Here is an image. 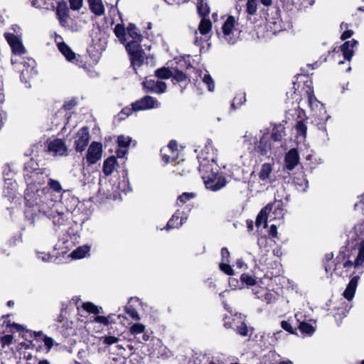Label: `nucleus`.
I'll return each instance as SVG.
<instances>
[{
    "label": "nucleus",
    "mask_w": 364,
    "mask_h": 364,
    "mask_svg": "<svg viewBox=\"0 0 364 364\" xmlns=\"http://www.w3.org/2000/svg\"><path fill=\"white\" fill-rule=\"evenodd\" d=\"M25 200V216L31 225H34L35 220L43 215L52 220L55 231L65 225L67 220L65 214L54 207L53 200L48 198L43 191L26 193Z\"/></svg>",
    "instance_id": "obj_1"
},
{
    "label": "nucleus",
    "mask_w": 364,
    "mask_h": 364,
    "mask_svg": "<svg viewBox=\"0 0 364 364\" xmlns=\"http://www.w3.org/2000/svg\"><path fill=\"white\" fill-rule=\"evenodd\" d=\"M198 170L207 189L218 191L226 186V178L219 175L220 168L215 158L210 161L203 159L200 163Z\"/></svg>",
    "instance_id": "obj_2"
},
{
    "label": "nucleus",
    "mask_w": 364,
    "mask_h": 364,
    "mask_svg": "<svg viewBox=\"0 0 364 364\" xmlns=\"http://www.w3.org/2000/svg\"><path fill=\"white\" fill-rule=\"evenodd\" d=\"M143 87L146 92L162 94L166 92V82L155 80L154 76H149L143 82Z\"/></svg>",
    "instance_id": "obj_3"
},
{
    "label": "nucleus",
    "mask_w": 364,
    "mask_h": 364,
    "mask_svg": "<svg viewBox=\"0 0 364 364\" xmlns=\"http://www.w3.org/2000/svg\"><path fill=\"white\" fill-rule=\"evenodd\" d=\"M89 129L87 127H82L76 134L74 141V147L77 152L82 153L86 149L90 140Z\"/></svg>",
    "instance_id": "obj_4"
},
{
    "label": "nucleus",
    "mask_w": 364,
    "mask_h": 364,
    "mask_svg": "<svg viewBox=\"0 0 364 364\" xmlns=\"http://www.w3.org/2000/svg\"><path fill=\"white\" fill-rule=\"evenodd\" d=\"M21 64H23V68L21 71V81L25 83L27 87H31L30 80L37 75V70L34 67L35 61L31 59L28 62L23 61Z\"/></svg>",
    "instance_id": "obj_5"
},
{
    "label": "nucleus",
    "mask_w": 364,
    "mask_h": 364,
    "mask_svg": "<svg viewBox=\"0 0 364 364\" xmlns=\"http://www.w3.org/2000/svg\"><path fill=\"white\" fill-rule=\"evenodd\" d=\"M102 156V144L100 142L92 141L89 146L86 154V161L89 165H93L101 159Z\"/></svg>",
    "instance_id": "obj_6"
},
{
    "label": "nucleus",
    "mask_w": 364,
    "mask_h": 364,
    "mask_svg": "<svg viewBox=\"0 0 364 364\" xmlns=\"http://www.w3.org/2000/svg\"><path fill=\"white\" fill-rule=\"evenodd\" d=\"M132 105L133 111H139L159 107V102L155 98L146 95L132 103Z\"/></svg>",
    "instance_id": "obj_7"
},
{
    "label": "nucleus",
    "mask_w": 364,
    "mask_h": 364,
    "mask_svg": "<svg viewBox=\"0 0 364 364\" xmlns=\"http://www.w3.org/2000/svg\"><path fill=\"white\" fill-rule=\"evenodd\" d=\"M48 151L53 153L55 156L67 155V146L63 139H55L50 141L48 144Z\"/></svg>",
    "instance_id": "obj_8"
},
{
    "label": "nucleus",
    "mask_w": 364,
    "mask_h": 364,
    "mask_svg": "<svg viewBox=\"0 0 364 364\" xmlns=\"http://www.w3.org/2000/svg\"><path fill=\"white\" fill-rule=\"evenodd\" d=\"M5 38L16 55H21L26 52L25 48L19 38L13 33H5Z\"/></svg>",
    "instance_id": "obj_9"
},
{
    "label": "nucleus",
    "mask_w": 364,
    "mask_h": 364,
    "mask_svg": "<svg viewBox=\"0 0 364 364\" xmlns=\"http://www.w3.org/2000/svg\"><path fill=\"white\" fill-rule=\"evenodd\" d=\"M235 23V18L232 16H229L222 26L223 40L229 45H233L235 43V40L229 39L230 36L232 33Z\"/></svg>",
    "instance_id": "obj_10"
},
{
    "label": "nucleus",
    "mask_w": 364,
    "mask_h": 364,
    "mask_svg": "<svg viewBox=\"0 0 364 364\" xmlns=\"http://www.w3.org/2000/svg\"><path fill=\"white\" fill-rule=\"evenodd\" d=\"M285 167L291 171L299 162V155L296 149H291L285 155Z\"/></svg>",
    "instance_id": "obj_11"
},
{
    "label": "nucleus",
    "mask_w": 364,
    "mask_h": 364,
    "mask_svg": "<svg viewBox=\"0 0 364 364\" xmlns=\"http://www.w3.org/2000/svg\"><path fill=\"white\" fill-rule=\"evenodd\" d=\"M38 166V164L36 161L32 159H30L24 165L25 176L34 178L36 175L45 173L46 170L41 169Z\"/></svg>",
    "instance_id": "obj_12"
},
{
    "label": "nucleus",
    "mask_w": 364,
    "mask_h": 364,
    "mask_svg": "<svg viewBox=\"0 0 364 364\" xmlns=\"http://www.w3.org/2000/svg\"><path fill=\"white\" fill-rule=\"evenodd\" d=\"M358 41L352 39L351 41H346L340 47L341 50L343 53L344 59L346 60H350L353 55V48L358 45Z\"/></svg>",
    "instance_id": "obj_13"
},
{
    "label": "nucleus",
    "mask_w": 364,
    "mask_h": 364,
    "mask_svg": "<svg viewBox=\"0 0 364 364\" xmlns=\"http://www.w3.org/2000/svg\"><path fill=\"white\" fill-rule=\"evenodd\" d=\"M359 279H360L359 276H358V275L354 276L351 278L349 283L348 284V285L343 294V296L347 300L350 301L353 299Z\"/></svg>",
    "instance_id": "obj_14"
},
{
    "label": "nucleus",
    "mask_w": 364,
    "mask_h": 364,
    "mask_svg": "<svg viewBox=\"0 0 364 364\" xmlns=\"http://www.w3.org/2000/svg\"><path fill=\"white\" fill-rule=\"evenodd\" d=\"M61 27L70 31L72 32H77L79 31V27L77 23L70 17L69 14L58 18Z\"/></svg>",
    "instance_id": "obj_15"
},
{
    "label": "nucleus",
    "mask_w": 364,
    "mask_h": 364,
    "mask_svg": "<svg viewBox=\"0 0 364 364\" xmlns=\"http://www.w3.org/2000/svg\"><path fill=\"white\" fill-rule=\"evenodd\" d=\"M272 205L268 204L263 208L257 216L255 225L259 228L262 223H264V228L267 226V214L272 210Z\"/></svg>",
    "instance_id": "obj_16"
},
{
    "label": "nucleus",
    "mask_w": 364,
    "mask_h": 364,
    "mask_svg": "<svg viewBox=\"0 0 364 364\" xmlns=\"http://www.w3.org/2000/svg\"><path fill=\"white\" fill-rule=\"evenodd\" d=\"M294 183L297 191L304 193L309 188V182L304 174L294 178Z\"/></svg>",
    "instance_id": "obj_17"
},
{
    "label": "nucleus",
    "mask_w": 364,
    "mask_h": 364,
    "mask_svg": "<svg viewBox=\"0 0 364 364\" xmlns=\"http://www.w3.org/2000/svg\"><path fill=\"white\" fill-rule=\"evenodd\" d=\"M116 163L117 159L114 156H111L105 160L102 171L105 176H110L113 173Z\"/></svg>",
    "instance_id": "obj_18"
},
{
    "label": "nucleus",
    "mask_w": 364,
    "mask_h": 364,
    "mask_svg": "<svg viewBox=\"0 0 364 364\" xmlns=\"http://www.w3.org/2000/svg\"><path fill=\"white\" fill-rule=\"evenodd\" d=\"M58 47L60 53L66 58L68 61H72L75 58V53L65 42L58 43Z\"/></svg>",
    "instance_id": "obj_19"
},
{
    "label": "nucleus",
    "mask_w": 364,
    "mask_h": 364,
    "mask_svg": "<svg viewBox=\"0 0 364 364\" xmlns=\"http://www.w3.org/2000/svg\"><path fill=\"white\" fill-rule=\"evenodd\" d=\"M89 6L92 13L97 16H101L105 12L102 0H87Z\"/></svg>",
    "instance_id": "obj_20"
},
{
    "label": "nucleus",
    "mask_w": 364,
    "mask_h": 364,
    "mask_svg": "<svg viewBox=\"0 0 364 364\" xmlns=\"http://www.w3.org/2000/svg\"><path fill=\"white\" fill-rule=\"evenodd\" d=\"M90 251V245H85L80 246L70 253V256L73 259H81L85 257L87 255H89Z\"/></svg>",
    "instance_id": "obj_21"
},
{
    "label": "nucleus",
    "mask_w": 364,
    "mask_h": 364,
    "mask_svg": "<svg viewBox=\"0 0 364 364\" xmlns=\"http://www.w3.org/2000/svg\"><path fill=\"white\" fill-rule=\"evenodd\" d=\"M142 39H132L125 45L126 50L128 54H132L142 50L141 41Z\"/></svg>",
    "instance_id": "obj_22"
},
{
    "label": "nucleus",
    "mask_w": 364,
    "mask_h": 364,
    "mask_svg": "<svg viewBox=\"0 0 364 364\" xmlns=\"http://www.w3.org/2000/svg\"><path fill=\"white\" fill-rule=\"evenodd\" d=\"M144 52L143 50L129 55L131 60V65L134 70L136 66L139 67L143 64L144 58Z\"/></svg>",
    "instance_id": "obj_23"
},
{
    "label": "nucleus",
    "mask_w": 364,
    "mask_h": 364,
    "mask_svg": "<svg viewBox=\"0 0 364 364\" xmlns=\"http://www.w3.org/2000/svg\"><path fill=\"white\" fill-rule=\"evenodd\" d=\"M284 136V127L281 124L274 126L272 129L271 138L275 141H280Z\"/></svg>",
    "instance_id": "obj_24"
},
{
    "label": "nucleus",
    "mask_w": 364,
    "mask_h": 364,
    "mask_svg": "<svg viewBox=\"0 0 364 364\" xmlns=\"http://www.w3.org/2000/svg\"><path fill=\"white\" fill-rule=\"evenodd\" d=\"M126 31L122 23H117L114 29V33L121 43L125 44L126 42Z\"/></svg>",
    "instance_id": "obj_25"
},
{
    "label": "nucleus",
    "mask_w": 364,
    "mask_h": 364,
    "mask_svg": "<svg viewBox=\"0 0 364 364\" xmlns=\"http://www.w3.org/2000/svg\"><path fill=\"white\" fill-rule=\"evenodd\" d=\"M257 149L262 155H267L270 149V144L267 137L263 136L259 142Z\"/></svg>",
    "instance_id": "obj_26"
},
{
    "label": "nucleus",
    "mask_w": 364,
    "mask_h": 364,
    "mask_svg": "<svg viewBox=\"0 0 364 364\" xmlns=\"http://www.w3.org/2000/svg\"><path fill=\"white\" fill-rule=\"evenodd\" d=\"M55 13L57 18L64 17V16L69 14V9L65 1H58L55 8Z\"/></svg>",
    "instance_id": "obj_27"
},
{
    "label": "nucleus",
    "mask_w": 364,
    "mask_h": 364,
    "mask_svg": "<svg viewBox=\"0 0 364 364\" xmlns=\"http://www.w3.org/2000/svg\"><path fill=\"white\" fill-rule=\"evenodd\" d=\"M171 76L172 71L168 68L162 67L155 70V77H158L159 79H168Z\"/></svg>",
    "instance_id": "obj_28"
},
{
    "label": "nucleus",
    "mask_w": 364,
    "mask_h": 364,
    "mask_svg": "<svg viewBox=\"0 0 364 364\" xmlns=\"http://www.w3.org/2000/svg\"><path fill=\"white\" fill-rule=\"evenodd\" d=\"M272 171V168L270 164L269 163H264L261 168L260 172L259 173V177L261 180L265 181L267 180L269 174L271 173Z\"/></svg>",
    "instance_id": "obj_29"
},
{
    "label": "nucleus",
    "mask_w": 364,
    "mask_h": 364,
    "mask_svg": "<svg viewBox=\"0 0 364 364\" xmlns=\"http://www.w3.org/2000/svg\"><path fill=\"white\" fill-rule=\"evenodd\" d=\"M212 23L209 19L203 18L198 26V29L202 35H205L210 31Z\"/></svg>",
    "instance_id": "obj_30"
},
{
    "label": "nucleus",
    "mask_w": 364,
    "mask_h": 364,
    "mask_svg": "<svg viewBox=\"0 0 364 364\" xmlns=\"http://www.w3.org/2000/svg\"><path fill=\"white\" fill-rule=\"evenodd\" d=\"M4 194L7 197H13L15 193L16 183L12 181L5 182Z\"/></svg>",
    "instance_id": "obj_31"
},
{
    "label": "nucleus",
    "mask_w": 364,
    "mask_h": 364,
    "mask_svg": "<svg viewBox=\"0 0 364 364\" xmlns=\"http://www.w3.org/2000/svg\"><path fill=\"white\" fill-rule=\"evenodd\" d=\"M296 134L298 136L305 139L306 136L307 127L303 120L298 121L295 125Z\"/></svg>",
    "instance_id": "obj_32"
},
{
    "label": "nucleus",
    "mask_w": 364,
    "mask_h": 364,
    "mask_svg": "<svg viewBox=\"0 0 364 364\" xmlns=\"http://www.w3.org/2000/svg\"><path fill=\"white\" fill-rule=\"evenodd\" d=\"M179 210H177L171 218V219L168 221L165 229L166 230H169L171 229L178 228V223L177 222L179 219Z\"/></svg>",
    "instance_id": "obj_33"
},
{
    "label": "nucleus",
    "mask_w": 364,
    "mask_h": 364,
    "mask_svg": "<svg viewBox=\"0 0 364 364\" xmlns=\"http://www.w3.org/2000/svg\"><path fill=\"white\" fill-rule=\"evenodd\" d=\"M240 283L243 287L245 284L247 287L254 286L256 284L257 282L256 279L251 275L247 274H242L240 276Z\"/></svg>",
    "instance_id": "obj_34"
},
{
    "label": "nucleus",
    "mask_w": 364,
    "mask_h": 364,
    "mask_svg": "<svg viewBox=\"0 0 364 364\" xmlns=\"http://www.w3.org/2000/svg\"><path fill=\"white\" fill-rule=\"evenodd\" d=\"M257 0H247L246 4V11L250 16L256 14L257 11Z\"/></svg>",
    "instance_id": "obj_35"
},
{
    "label": "nucleus",
    "mask_w": 364,
    "mask_h": 364,
    "mask_svg": "<svg viewBox=\"0 0 364 364\" xmlns=\"http://www.w3.org/2000/svg\"><path fill=\"white\" fill-rule=\"evenodd\" d=\"M127 33L132 39H142V36L137 32L136 27L134 23L128 25Z\"/></svg>",
    "instance_id": "obj_36"
},
{
    "label": "nucleus",
    "mask_w": 364,
    "mask_h": 364,
    "mask_svg": "<svg viewBox=\"0 0 364 364\" xmlns=\"http://www.w3.org/2000/svg\"><path fill=\"white\" fill-rule=\"evenodd\" d=\"M198 13L200 16L205 17L210 14V8L206 2L200 1L197 6Z\"/></svg>",
    "instance_id": "obj_37"
},
{
    "label": "nucleus",
    "mask_w": 364,
    "mask_h": 364,
    "mask_svg": "<svg viewBox=\"0 0 364 364\" xmlns=\"http://www.w3.org/2000/svg\"><path fill=\"white\" fill-rule=\"evenodd\" d=\"M299 328L302 333H306L309 336H311L315 331V328L306 322L300 323Z\"/></svg>",
    "instance_id": "obj_38"
},
{
    "label": "nucleus",
    "mask_w": 364,
    "mask_h": 364,
    "mask_svg": "<svg viewBox=\"0 0 364 364\" xmlns=\"http://www.w3.org/2000/svg\"><path fill=\"white\" fill-rule=\"evenodd\" d=\"M245 100L246 99L245 93L236 96L232 100L231 105L232 108L234 109H237V107L241 106L243 104V102H245Z\"/></svg>",
    "instance_id": "obj_39"
},
{
    "label": "nucleus",
    "mask_w": 364,
    "mask_h": 364,
    "mask_svg": "<svg viewBox=\"0 0 364 364\" xmlns=\"http://www.w3.org/2000/svg\"><path fill=\"white\" fill-rule=\"evenodd\" d=\"M132 142V138L124 135L119 136L117 138V144L119 147L127 148Z\"/></svg>",
    "instance_id": "obj_40"
},
{
    "label": "nucleus",
    "mask_w": 364,
    "mask_h": 364,
    "mask_svg": "<svg viewBox=\"0 0 364 364\" xmlns=\"http://www.w3.org/2000/svg\"><path fill=\"white\" fill-rule=\"evenodd\" d=\"M203 82L207 85L208 86V89L210 92H213L214 90V88H215V83H214V80H213V78L211 77L210 75L207 73L204 75V76L203 77Z\"/></svg>",
    "instance_id": "obj_41"
},
{
    "label": "nucleus",
    "mask_w": 364,
    "mask_h": 364,
    "mask_svg": "<svg viewBox=\"0 0 364 364\" xmlns=\"http://www.w3.org/2000/svg\"><path fill=\"white\" fill-rule=\"evenodd\" d=\"M171 77L178 82H183L187 77L186 75L183 72L178 69H176L173 70V72H172Z\"/></svg>",
    "instance_id": "obj_42"
},
{
    "label": "nucleus",
    "mask_w": 364,
    "mask_h": 364,
    "mask_svg": "<svg viewBox=\"0 0 364 364\" xmlns=\"http://www.w3.org/2000/svg\"><path fill=\"white\" fill-rule=\"evenodd\" d=\"M195 196H196V195L193 193H187V192L183 193L181 195H180L178 197L177 203H181V204H184L187 201L193 198Z\"/></svg>",
    "instance_id": "obj_43"
},
{
    "label": "nucleus",
    "mask_w": 364,
    "mask_h": 364,
    "mask_svg": "<svg viewBox=\"0 0 364 364\" xmlns=\"http://www.w3.org/2000/svg\"><path fill=\"white\" fill-rule=\"evenodd\" d=\"M48 186L55 192L60 193L62 191L61 185L58 181L49 178Z\"/></svg>",
    "instance_id": "obj_44"
},
{
    "label": "nucleus",
    "mask_w": 364,
    "mask_h": 364,
    "mask_svg": "<svg viewBox=\"0 0 364 364\" xmlns=\"http://www.w3.org/2000/svg\"><path fill=\"white\" fill-rule=\"evenodd\" d=\"M83 309L87 312L94 314H98L100 313L98 307L91 302H87L83 304Z\"/></svg>",
    "instance_id": "obj_45"
},
{
    "label": "nucleus",
    "mask_w": 364,
    "mask_h": 364,
    "mask_svg": "<svg viewBox=\"0 0 364 364\" xmlns=\"http://www.w3.org/2000/svg\"><path fill=\"white\" fill-rule=\"evenodd\" d=\"M228 263L229 262L221 261L220 264V269L228 275H233L234 270Z\"/></svg>",
    "instance_id": "obj_46"
},
{
    "label": "nucleus",
    "mask_w": 364,
    "mask_h": 364,
    "mask_svg": "<svg viewBox=\"0 0 364 364\" xmlns=\"http://www.w3.org/2000/svg\"><path fill=\"white\" fill-rule=\"evenodd\" d=\"M100 341H102V343L105 345L110 346L114 343H116L119 341V338L113 336H102L100 337Z\"/></svg>",
    "instance_id": "obj_47"
},
{
    "label": "nucleus",
    "mask_w": 364,
    "mask_h": 364,
    "mask_svg": "<svg viewBox=\"0 0 364 364\" xmlns=\"http://www.w3.org/2000/svg\"><path fill=\"white\" fill-rule=\"evenodd\" d=\"M145 329V326L140 323H136L132 325L130 328V333L132 334H139L143 333Z\"/></svg>",
    "instance_id": "obj_48"
},
{
    "label": "nucleus",
    "mask_w": 364,
    "mask_h": 364,
    "mask_svg": "<svg viewBox=\"0 0 364 364\" xmlns=\"http://www.w3.org/2000/svg\"><path fill=\"white\" fill-rule=\"evenodd\" d=\"M237 333L242 336H246L247 335V324L242 321L240 326L237 327Z\"/></svg>",
    "instance_id": "obj_49"
},
{
    "label": "nucleus",
    "mask_w": 364,
    "mask_h": 364,
    "mask_svg": "<svg viewBox=\"0 0 364 364\" xmlns=\"http://www.w3.org/2000/svg\"><path fill=\"white\" fill-rule=\"evenodd\" d=\"M38 257L43 262H55L57 259V257H54L53 256H51L50 254L43 252L39 253Z\"/></svg>",
    "instance_id": "obj_50"
},
{
    "label": "nucleus",
    "mask_w": 364,
    "mask_h": 364,
    "mask_svg": "<svg viewBox=\"0 0 364 364\" xmlns=\"http://www.w3.org/2000/svg\"><path fill=\"white\" fill-rule=\"evenodd\" d=\"M43 340L45 346L47 349V352H49L54 345L53 339L51 337L44 336Z\"/></svg>",
    "instance_id": "obj_51"
},
{
    "label": "nucleus",
    "mask_w": 364,
    "mask_h": 364,
    "mask_svg": "<svg viewBox=\"0 0 364 364\" xmlns=\"http://www.w3.org/2000/svg\"><path fill=\"white\" fill-rule=\"evenodd\" d=\"M3 174L5 177L4 178L5 182H6V181H11V178L14 175V172L11 169L10 166H6L3 171Z\"/></svg>",
    "instance_id": "obj_52"
},
{
    "label": "nucleus",
    "mask_w": 364,
    "mask_h": 364,
    "mask_svg": "<svg viewBox=\"0 0 364 364\" xmlns=\"http://www.w3.org/2000/svg\"><path fill=\"white\" fill-rule=\"evenodd\" d=\"M126 311L132 318H134L136 320H139L140 319V317H139V315L138 312L132 306H130L129 307H127L126 308Z\"/></svg>",
    "instance_id": "obj_53"
},
{
    "label": "nucleus",
    "mask_w": 364,
    "mask_h": 364,
    "mask_svg": "<svg viewBox=\"0 0 364 364\" xmlns=\"http://www.w3.org/2000/svg\"><path fill=\"white\" fill-rule=\"evenodd\" d=\"M229 285L230 287H232L233 289H235L237 288L242 289V286L240 283V279L238 280L235 278L230 277L229 279Z\"/></svg>",
    "instance_id": "obj_54"
},
{
    "label": "nucleus",
    "mask_w": 364,
    "mask_h": 364,
    "mask_svg": "<svg viewBox=\"0 0 364 364\" xmlns=\"http://www.w3.org/2000/svg\"><path fill=\"white\" fill-rule=\"evenodd\" d=\"M13 336L11 335H4L1 338V348H4L6 346H9L11 343Z\"/></svg>",
    "instance_id": "obj_55"
},
{
    "label": "nucleus",
    "mask_w": 364,
    "mask_h": 364,
    "mask_svg": "<svg viewBox=\"0 0 364 364\" xmlns=\"http://www.w3.org/2000/svg\"><path fill=\"white\" fill-rule=\"evenodd\" d=\"M70 9L75 11L79 10L82 5V0H69Z\"/></svg>",
    "instance_id": "obj_56"
},
{
    "label": "nucleus",
    "mask_w": 364,
    "mask_h": 364,
    "mask_svg": "<svg viewBox=\"0 0 364 364\" xmlns=\"http://www.w3.org/2000/svg\"><path fill=\"white\" fill-rule=\"evenodd\" d=\"M42 5V9L47 10H53L55 9L53 0H43Z\"/></svg>",
    "instance_id": "obj_57"
},
{
    "label": "nucleus",
    "mask_w": 364,
    "mask_h": 364,
    "mask_svg": "<svg viewBox=\"0 0 364 364\" xmlns=\"http://www.w3.org/2000/svg\"><path fill=\"white\" fill-rule=\"evenodd\" d=\"M230 252L227 247H223L221 249V260L226 262H230L229 260Z\"/></svg>",
    "instance_id": "obj_58"
},
{
    "label": "nucleus",
    "mask_w": 364,
    "mask_h": 364,
    "mask_svg": "<svg viewBox=\"0 0 364 364\" xmlns=\"http://www.w3.org/2000/svg\"><path fill=\"white\" fill-rule=\"evenodd\" d=\"M282 328L290 333H294V328L287 321H282L281 322Z\"/></svg>",
    "instance_id": "obj_59"
},
{
    "label": "nucleus",
    "mask_w": 364,
    "mask_h": 364,
    "mask_svg": "<svg viewBox=\"0 0 364 364\" xmlns=\"http://www.w3.org/2000/svg\"><path fill=\"white\" fill-rule=\"evenodd\" d=\"M364 261V253L360 252L358 251V254L357 255V257L354 262V267H358L360 266Z\"/></svg>",
    "instance_id": "obj_60"
},
{
    "label": "nucleus",
    "mask_w": 364,
    "mask_h": 364,
    "mask_svg": "<svg viewBox=\"0 0 364 364\" xmlns=\"http://www.w3.org/2000/svg\"><path fill=\"white\" fill-rule=\"evenodd\" d=\"M95 321L104 325H107L109 323L108 318L103 316H97L95 318Z\"/></svg>",
    "instance_id": "obj_61"
},
{
    "label": "nucleus",
    "mask_w": 364,
    "mask_h": 364,
    "mask_svg": "<svg viewBox=\"0 0 364 364\" xmlns=\"http://www.w3.org/2000/svg\"><path fill=\"white\" fill-rule=\"evenodd\" d=\"M353 35V31L352 30H347L341 34V40L344 41L350 38Z\"/></svg>",
    "instance_id": "obj_62"
},
{
    "label": "nucleus",
    "mask_w": 364,
    "mask_h": 364,
    "mask_svg": "<svg viewBox=\"0 0 364 364\" xmlns=\"http://www.w3.org/2000/svg\"><path fill=\"white\" fill-rule=\"evenodd\" d=\"M267 240L268 239L267 237H260L257 240V245L259 247H264L267 243Z\"/></svg>",
    "instance_id": "obj_63"
},
{
    "label": "nucleus",
    "mask_w": 364,
    "mask_h": 364,
    "mask_svg": "<svg viewBox=\"0 0 364 364\" xmlns=\"http://www.w3.org/2000/svg\"><path fill=\"white\" fill-rule=\"evenodd\" d=\"M269 235L275 238L277 237V228L275 225H272L269 230Z\"/></svg>",
    "instance_id": "obj_64"
}]
</instances>
